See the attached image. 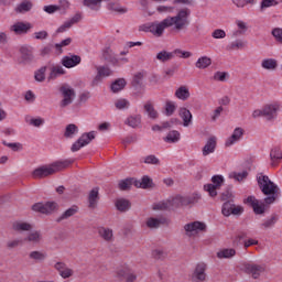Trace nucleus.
Returning <instances> with one entry per match:
<instances>
[{
	"label": "nucleus",
	"instance_id": "864d4df0",
	"mask_svg": "<svg viewBox=\"0 0 282 282\" xmlns=\"http://www.w3.org/2000/svg\"><path fill=\"white\" fill-rule=\"evenodd\" d=\"M246 177H248V171H243V172H231L229 174V178L230 180H236V182H243V180H246Z\"/></svg>",
	"mask_w": 282,
	"mask_h": 282
},
{
	"label": "nucleus",
	"instance_id": "20e7f679",
	"mask_svg": "<svg viewBox=\"0 0 282 282\" xmlns=\"http://www.w3.org/2000/svg\"><path fill=\"white\" fill-rule=\"evenodd\" d=\"M199 199H202V196L194 194L192 196L177 195L167 200L170 202V206L173 208H180V206H191V204H197Z\"/></svg>",
	"mask_w": 282,
	"mask_h": 282
},
{
	"label": "nucleus",
	"instance_id": "f257e3e1",
	"mask_svg": "<svg viewBox=\"0 0 282 282\" xmlns=\"http://www.w3.org/2000/svg\"><path fill=\"white\" fill-rule=\"evenodd\" d=\"M191 9H182L176 15L167 17L161 22L148 23L140 26L141 32H151L153 36H162L166 28H172L174 32H182L191 25Z\"/></svg>",
	"mask_w": 282,
	"mask_h": 282
},
{
	"label": "nucleus",
	"instance_id": "dca6fc26",
	"mask_svg": "<svg viewBox=\"0 0 282 282\" xmlns=\"http://www.w3.org/2000/svg\"><path fill=\"white\" fill-rule=\"evenodd\" d=\"M78 210H80V208L77 205L70 206L68 209H66L62 215H59L56 218L57 224H61V221H65L69 219V217H74V215H78Z\"/></svg>",
	"mask_w": 282,
	"mask_h": 282
},
{
	"label": "nucleus",
	"instance_id": "13d9d810",
	"mask_svg": "<svg viewBox=\"0 0 282 282\" xmlns=\"http://www.w3.org/2000/svg\"><path fill=\"white\" fill-rule=\"evenodd\" d=\"M45 72H47V67L45 66L35 72L34 78L37 83H43V80H45Z\"/></svg>",
	"mask_w": 282,
	"mask_h": 282
},
{
	"label": "nucleus",
	"instance_id": "e433bc0d",
	"mask_svg": "<svg viewBox=\"0 0 282 282\" xmlns=\"http://www.w3.org/2000/svg\"><path fill=\"white\" fill-rule=\"evenodd\" d=\"M34 8V4L30 0H23L15 9V12L20 14H25V12H30Z\"/></svg>",
	"mask_w": 282,
	"mask_h": 282
},
{
	"label": "nucleus",
	"instance_id": "c9c22d12",
	"mask_svg": "<svg viewBox=\"0 0 282 282\" xmlns=\"http://www.w3.org/2000/svg\"><path fill=\"white\" fill-rule=\"evenodd\" d=\"M124 87H127V80H124V78H119L111 84L110 89L112 94H118L119 91H122Z\"/></svg>",
	"mask_w": 282,
	"mask_h": 282
},
{
	"label": "nucleus",
	"instance_id": "aec40b11",
	"mask_svg": "<svg viewBox=\"0 0 282 282\" xmlns=\"http://www.w3.org/2000/svg\"><path fill=\"white\" fill-rule=\"evenodd\" d=\"M20 54H21V61L24 64L32 63V61H34V52L30 46H22L20 48Z\"/></svg>",
	"mask_w": 282,
	"mask_h": 282
},
{
	"label": "nucleus",
	"instance_id": "c85d7f7f",
	"mask_svg": "<svg viewBox=\"0 0 282 282\" xmlns=\"http://www.w3.org/2000/svg\"><path fill=\"white\" fill-rule=\"evenodd\" d=\"M178 116L180 118H182L184 127H188L191 122H193V113H191V110H188L187 108H180Z\"/></svg>",
	"mask_w": 282,
	"mask_h": 282
},
{
	"label": "nucleus",
	"instance_id": "f03ea898",
	"mask_svg": "<svg viewBox=\"0 0 282 282\" xmlns=\"http://www.w3.org/2000/svg\"><path fill=\"white\" fill-rule=\"evenodd\" d=\"M257 182L261 193L268 195V197L264 198V204H274L276 197H279V185L272 182L268 175L263 174L257 176Z\"/></svg>",
	"mask_w": 282,
	"mask_h": 282
},
{
	"label": "nucleus",
	"instance_id": "b1692460",
	"mask_svg": "<svg viewBox=\"0 0 282 282\" xmlns=\"http://www.w3.org/2000/svg\"><path fill=\"white\" fill-rule=\"evenodd\" d=\"M131 86L135 91H141V89H144V74L137 73L132 78Z\"/></svg>",
	"mask_w": 282,
	"mask_h": 282
},
{
	"label": "nucleus",
	"instance_id": "bf43d9fd",
	"mask_svg": "<svg viewBox=\"0 0 282 282\" xmlns=\"http://www.w3.org/2000/svg\"><path fill=\"white\" fill-rule=\"evenodd\" d=\"M234 6L237 8H243L245 6H254L257 3V0H231Z\"/></svg>",
	"mask_w": 282,
	"mask_h": 282
},
{
	"label": "nucleus",
	"instance_id": "4468645a",
	"mask_svg": "<svg viewBox=\"0 0 282 282\" xmlns=\"http://www.w3.org/2000/svg\"><path fill=\"white\" fill-rule=\"evenodd\" d=\"M192 282H204L206 281V264H197L194 272L192 273Z\"/></svg>",
	"mask_w": 282,
	"mask_h": 282
},
{
	"label": "nucleus",
	"instance_id": "7ed1b4c3",
	"mask_svg": "<svg viewBox=\"0 0 282 282\" xmlns=\"http://www.w3.org/2000/svg\"><path fill=\"white\" fill-rule=\"evenodd\" d=\"M73 163L74 161L72 160H64L56 161L51 165H42L32 172V177H34V180H43V177H50V175H54V173H58V171H64V169H67Z\"/></svg>",
	"mask_w": 282,
	"mask_h": 282
},
{
	"label": "nucleus",
	"instance_id": "f8f14e48",
	"mask_svg": "<svg viewBox=\"0 0 282 282\" xmlns=\"http://www.w3.org/2000/svg\"><path fill=\"white\" fill-rule=\"evenodd\" d=\"M246 204H248L249 206H251V208H253V213L256 215H264L265 214V204L260 203L259 199H257V197L249 196L246 199Z\"/></svg>",
	"mask_w": 282,
	"mask_h": 282
},
{
	"label": "nucleus",
	"instance_id": "49530a36",
	"mask_svg": "<svg viewBox=\"0 0 282 282\" xmlns=\"http://www.w3.org/2000/svg\"><path fill=\"white\" fill-rule=\"evenodd\" d=\"M234 207H235V200H226L223 204V208H221V213L224 217H230Z\"/></svg>",
	"mask_w": 282,
	"mask_h": 282
},
{
	"label": "nucleus",
	"instance_id": "cd10ccee",
	"mask_svg": "<svg viewBox=\"0 0 282 282\" xmlns=\"http://www.w3.org/2000/svg\"><path fill=\"white\" fill-rule=\"evenodd\" d=\"M24 241H28L29 243H33L34 246H39V243L43 241V235L39 230L31 231L24 238Z\"/></svg>",
	"mask_w": 282,
	"mask_h": 282
},
{
	"label": "nucleus",
	"instance_id": "4be33fe9",
	"mask_svg": "<svg viewBox=\"0 0 282 282\" xmlns=\"http://www.w3.org/2000/svg\"><path fill=\"white\" fill-rule=\"evenodd\" d=\"M55 270L59 272L62 279H69L74 274V271L67 268L64 262H56Z\"/></svg>",
	"mask_w": 282,
	"mask_h": 282
},
{
	"label": "nucleus",
	"instance_id": "ddd939ff",
	"mask_svg": "<svg viewBox=\"0 0 282 282\" xmlns=\"http://www.w3.org/2000/svg\"><path fill=\"white\" fill-rule=\"evenodd\" d=\"M10 32H13L17 36L28 34L32 30V24L25 22H15L9 28Z\"/></svg>",
	"mask_w": 282,
	"mask_h": 282
},
{
	"label": "nucleus",
	"instance_id": "a19ab883",
	"mask_svg": "<svg viewBox=\"0 0 282 282\" xmlns=\"http://www.w3.org/2000/svg\"><path fill=\"white\" fill-rule=\"evenodd\" d=\"M143 109L145 113H148L149 118H151V120H158V117H159L158 110H155V107H153V104L151 101H148L143 106Z\"/></svg>",
	"mask_w": 282,
	"mask_h": 282
},
{
	"label": "nucleus",
	"instance_id": "774afa93",
	"mask_svg": "<svg viewBox=\"0 0 282 282\" xmlns=\"http://www.w3.org/2000/svg\"><path fill=\"white\" fill-rule=\"evenodd\" d=\"M175 104H173L172 101H167L165 104V113L166 116H171L172 113H175Z\"/></svg>",
	"mask_w": 282,
	"mask_h": 282
},
{
	"label": "nucleus",
	"instance_id": "8fccbe9b",
	"mask_svg": "<svg viewBox=\"0 0 282 282\" xmlns=\"http://www.w3.org/2000/svg\"><path fill=\"white\" fill-rule=\"evenodd\" d=\"M235 254H237L235 249H223L217 252L218 259H231V257H235Z\"/></svg>",
	"mask_w": 282,
	"mask_h": 282
},
{
	"label": "nucleus",
	"instance_id": "4c0bfd02",
	"mask_svg": "<svg viewBox=\"0 0 282 282\" xmlns=\"http://www.w3.org/2000/svg\"><path fill=\"white\" fill-rule=\"evenodd\" d=\"M116 208L120 213H127V210L131 208V202H129V199L126 198H119L116 202Z\"/></svg>",
	"mask_w": 282,
	"mask_h": 282
},
{
	"label": "nucleus",
	"instance_id": "6e6552de",
	"mask_svg": "<svg viewBox=\"0 0 282 282\" xmlns=\"http://www.w3.org/2000/svg\"><path fill=\"white\" fill-rule=\"evenodd\" d=\"M184 230L187 237H195L198 232H206V224L197 220L188 223L184 226Z\"/></svg>",
	"mask_w": 282,
	"mask_h": 282
},
{
	"label": "nucleus",
	"instance_id": "58836bf2",
	"mask_svg": "<svg viewBox=\"0 0 282 282\" xmlns=\"http://www.w3.org/2000/svg\"><path fill=\"white\" fill-rule=\"evenodd\" d=\"M107 8L110 12H116L117 14H127L128 12L127 8L120 6L118 2L110 1Z\"/></svg>",
	"mask_w": 282,
	"mask_h": 282
},
{
	"label": "nucleus",
	"instance_id": "f704fd0d",
	"mask_svg": "<svg viewBox=\"0 0 282 282\" xmlns=\"http://www.w3.org/2000/svg\"><path fill=\"white\" fill-rule=\"evenodd\" d=\"M13 230H15V232H30L32 225L24 221H15L13 223Z\"/></svg>",
	"mask_w": 282,
	"mask_h": 282
},
{
	"label": "nucleus",
	"instance_id": "09e8293b",
	"mask_svg": "<svg viewBox=\"0 0 282 282\" xmlns=\"http://www.w3.org/2000/svg\"><path fill=\"white\" fill-rule=\"evenodd\" d=\"M99 236L104 238L105 241H112L113 239V230L109 228L101 227L99 229Z\"/></svg>",
	"mask_w": 282,
	"mask_h": 282
},
{
	"label": "nucleus",
	"instance_id": "c756f323",
	"mask_svg": "<svg viewBox=\"0 0 282 282\" xmlns=\"http://www.w3.org/2000/svg\"><path fill=\"white\" fill-rule=\"evenodd\" d=\"M133 185L137 188H153V180L149 176H143L140 181H133Z\"/></svg>",
	"mask_w": 282,
	"mask_h": 282
},
{
	"label": "nucleus",
	"instance_id": "7c9ffc66",
	"mask_svg": "<svg viewBox=\"0 0 282 282\" xmlns=\"http://www.w3.org/2000/svg\"><path fill=\"white\" fill-rule=\"evenodd\" d=\"M102 58L108 63H111L112 65H116V63H118V57H116V53H113V50H111V47H106L102 50Z\"/></svg>",
	"mask_w": 282,
	"mask_h": 282
},
{
	"label": "nucleus",
	"instance_id": "f3484780",
	"mask_svg": "<svg viewBox=\"0 0 282 282\" xmlns=\"http://www.w3.org/2000/svg\"><path fill=\"white\" fill-rule=\"evenodd\" d=\"M243 138V128H236L232 134L226 140L225 147H232L236 142H239Z\"/></svg>",
	"mask_w": 282,
	"mask_h": 282
},
{
	"label": "nucleus",
	"instance_id": "c03bdc74",
	"mask_svg": "<svg viewBox=\"0 0 282 282\" xmlns=\"http://www.w3.org/2000/svg\"><path fill=\"white\" fill-rule=\"evenodd\" d=\"M261 67H263V69L274 72V69H276V67H279V64L276 63V59H274V58H267V59L262 61Z\"/></svg>",
	"mask_w": 282,
	"mask_h": 282
},
{
	"label": "nucleus",
	"instance_id": "3c124183",
	"mask_svg": "<svg viewBox=\"0 0 282 282\" xmlns=\"http://www.w3.org/2000/svg\"><path fill=\"white\" fill-rule=\"evenodd\" d=\"M165 142L173 144L175 142H180V132L177 130L170 131L167 135L164 138Z\"/></svg>",
	"mask_w": 282,
	"mask_h": 282
},
{
	"label": "nucleus",
	"instance_id": "9b49d317",
	"mask_svg": "<svg viewBox=\"0 0 282 282\" xmlns=\"http://www.w3.org/2000/svg\"><path fill=\"white\" fill-rule=\"evenodd\" d=\"M212 183L213 184H207L204 186L205 191L209 193L210 197H217V188L224 184V176L221 175H214L212 177Z\"/></svg>",
	"mask_w": 282,
	"mask_h": 282
},
{
	"label": "nucleus",
	"instance_id": "a18cd8bd",
	"mask_svg": "<svg viewBox=\"0 0 282 282\" xmlns=\"http://www.w3.org/2000/svg\"><path fill=\"white\" fill-rule=\"evenodd\" d=\"M102 0H84V6L94 12H98L101 8Z\"/></svg>",
	"mask_w": 282,
	"mask_h": 282
},
{
	"label": "nucleus",
	"instance_id": "338daca9",
	"mask_svg": "<svg viewBox=\"0 0 282 282\" xmlns=\"http://www.w3.org/2000/svg\"><path fill=\"white\" fill-rule=\"evenodd\" d=\"M226 78H228V73L226 72H216L214 74V80H218L219 83H226Z\"/></svg>",
	"mask_w": 282,
	"mask_h": 282
},
{
	"label": "nucleus",
	"instance_id": "2f4dec72",
	"mask_svg": "<svg viewBox=\"0 0 282 282\" xmlns=\"http://www.w3.org/2000/svg\"><path fill=\"white\" fill-rule=\"evenodd\" d=\"M162 224H166V219H165V218H154V217H150V218H148L147 221H145V226H147L148 228H150L151 230L160 228V226H161Z\"/></svg>",
	"mask_w": 282,
	"mask_h": 282
},
{
	"label": "nucleus",
	"instance_id": "603ef678",
	"mask_svg": "<svg viewBox=\"0 0 282 282\" xmlns=\"http://www.w3.org/2000/svg\"><path fill=\"white\" fill-rule=\"evenodd\" d=\"M29 258L33 261H45L47 259V253L42 251H31Z\"/></svg>",
	"mask_w": 282,
	"mask_h": 282
},
{
	"label": "nucleus",
	"instance_id": "6ab92c4d",
	"mask_svg": "<svg viewBox=\"0 0 282 282\" xmlns=\"http://www.w3.org/2000/svg\"><path fill=\"white\" fill-rule=\"evenodd\" d=\"M117 278L118 279H124L127 282H133L135 279H138V275L131 271L129 268L120 269L117 271Z\"/></svg>",
	"mask_w": 282,
	"mask_h": 282
},
{
	"label": "nucleus",
	"instance_id": "6e6d98bb",
	"mask_svg": "<svg viewBox=\"0 0 282 282\" xmlns=\"http://www.w3.org/2000/svg\"><path fill=\"white\" fill-rule=\"evenodd\" d=\"M133 186V180L132 178H126L119 182V188L120 191H129Z\"/></svg>",
	"mask_w": 282,
	"mask_h": 282
},
{
	"label": "nucleus",
	"instance_id": "de8ad7c7",
	"mask_svg": "<svg viewBox=\"0 0 282 282\" xmlns=\"http://www.w3.org/2000/svg\"><path fill=\"white\" fill-rule=\"evenodd\" d=\"M75 133H78V126L69 123L65 128L64 138L72 139L74 138Z\"/></svg>",
	"mask_w": 282,
	"mask_h": 282
},
{
	"label": "nucleus",
	"instance_id": "5fc2aeb1",
	"mask_svg": "<svg viewBox=\"0 0 282 282\" xmlns=\"http://www.w3.org/2000/svg\"><path fill=\"white\" fill-rule=\"evenodd\" d=\"M278 4H279V1L276 0H262L260 3V11L263 12V10L268 8H272Z\"/></svg>",
	"mask_w": 282,
	"mask_h": 282
},
{
	"label": "nucleus",
	"instance_id": "79ce46f5",
	"mask_svg": "<svg viewBox=\"0 0 282 282\" xmlns=\"http://www.w3.org/2000/svg\"><path fill=\"white\" fill-rule=\"evenodd\" d=\"M173 52H167L163 50L156 54V59H159L160 63H169V61H173Z\"/></svg>",
	"mask_w": 282,
	"mask_h": 282
},
{
	"label": "nucleus",
	"instance_id": "9d476101",
	"mask_svg": "<svg viewBox=\"0 0 282 282\" xmlns=\"http://www.w3.org/2000/svg\"><path fill=\"white\" fill-rule=\"evenodd\" d=\"M242 270L246 274H251L252 279H259L261 274L265 272V268L263 265L254 263H245Z\"/></svg>",
	"mask_w": 282,
	"mask_h": 282
},
{
	"label": "nucleus",
	"instance_id": "a878e982",
	"mask_svg": "<svg viewBox=\"0 0 282 282\" xmlns=\"http://www.w3.org/2000/svg\"><path fill=\"white\" fill-rule=\"evenodd\" d=\"M276 221H279V215L272 214L260 224V228L261 230H270V228H274V226H276Z\"/></svg>",
	"mask_w": 282,
	"mask_h": 282
},
{
	"label": "nucleus",
	"instance_id": "412c9836",
	"mask_svg": "<svg viewBox=\"0 0 282 282\" xmlns=\"http://www.w3.org/2000/svg\"><path fill=\"white\" fill-rule=\"evenodd\" d=\"M80 56L78 55H70V56H65L62 59V65L64 67H67V69L72 68V67H76V65H80Z\"/></svg>",
	"mask_w": 282,
	"mask_h": 282
},
{
	"label": "nucleus",
	"instance_id": "5701e85b",
	"mask_svg": "<svg viewBox=\"0 0 282 282\" xmlns=\"http://www.w3.org/2000/svg\"><path fill=\"white\" fill-rule=\"evenodd\" d=\"M263 117L267 120H274L276 118V111H279V106L276 105H267L262 108Z\"/></svg>",
	"mask_w": 282,
	"mask_h": 282
},
{
	"label": "nucleus",
	"instance_id": "473e14b6",
	"mask_svg": "<svg viewBox=\"0 0 282 282\" xmlns=\"http://www.w3.org/2000/svg\"><path fill=\"white\" fill-rule=\"evenodd\" d=\"M126 124H128V127H131L132 129H138V127L142 124V116L134 115V116L128 117L126 120Z\"/></svg>",
	"mask_w": 282,
	"mask_h": 282
},
{
	"label": "nucleus",
	"instance_id": "0eeeda50",
	"mask_svg": "<svg viewBox=\"0 0 282 282\" xmlns=\"http://www.w3.org/2000/svg\"><path fill=\"white\" fill-rule=\"evenodd\" d=\"M59 93L63 96L59 107L65 108L74 102V98H76V90H74V88H72L69 85L65 84L61 86Z\"/></svg>",
	"mask_w": 282,
	"mask_h": 282
},
{
	"label": "nucleus",
	"instance_id": "2eb2a0df",
	"mask_svg": "<svg viewBox=\"0 0 282 282\" xmlns=\"http://www.w3.org/2000/svg\"><path fill=\"white\" fill-rule=\"evenodd\" d=\"M82 19L80 13H76L70 20H67L64 22L57 30L56 34H63V32H67L72 25H75V23H78Z\"/></svg>",
	"mask_w": 282,
	"mask_h": 282
},
{
	"label": "nucleus",
	"instance_id": "e2e57ef3",
	"mask_svg": "<svg viewBox=\"0 0 282 282\" xmlns=\"http://www.w3.org/2000/svg\"><path fill=\"white\" fill-rule=\"evenodd\" d=\"M130 106H131V104L127 99H118L115 102L116 109H119V110L129 109Z\"/></svg>",
	"mask_w": 282,
	"mask_h": 282
},
{
	"label": "nucleus",
	"instance_id": "052dcab7",
	"mask_svg": "<svg viewBox=\"0 0 282 282\" xmlns=\"http://www.w3.org/2000/svg\"><path fill=\"white\" fill-rule=\"evenodd\" d=\"M174 56H178V58H191L193 56V53L188 51H182L181 48H176L172 52Z\"/></svg>",
	"mask_w": 282,
	"mask_h": 282
},
{
	"label": "nucleus",
	"instance_id": "4d7b16f0",
	"mask_svg": "<svg viewBox=\"0 0 282 282\" xmlns=\"http://www.w3.org/2000/svg\"><path fill=\"white\" fill-rule=\"evenodd\" d=\"M171 208V203L169 200H163L153 205V210H169Z\"/></svg>",
	"mask_w": 282,
	"mask_h": 282
},
{
	"label": "nucleus",
	"instance_id": "39448f33",
	"mask_svg": "<svg viewBox=\"0 0 282 282\" xmlns=\"http://www.w3.org/2000/svg\"><path fill=\"white\" fill-rule=\"evenodd\" d=\"M58 203L56 202H46V203H35L32 206L34 213H41L42 215H52L58 210Z\"/></svg>",
	"mask_w": 282,
	"mask_h": 282
},
{
	"label": "nucleus",
	"instance_id": "ea45409f",
	"mask_svg": "<svg viewBox=\"0 0 282 282\" xmlns=\"http://www.w3.org/2000/svg\"><path fill=\"white\" fill-rule=\"evenodd\" d=\"M175 96L178 100H188L191 98V91L188 90V87L181 86L176 89Z\"/></svg>",
	"mask_w": 282,
	"mask_h": 282
},
{
	"label": "nucleus",
	"instance_id": "0e129e2a",
	"mask_svg": "<svg viewBox=\"0 0 282 282\" xmlns=\"http://www.w3.org/2000/svg\"><path fill=\"white\" fill-rule=\"evenodd\" d=\"M220 199L221 202H235V195L232 194V191L228 188L221 193Z\"/></svg>",
	"mask_w": 282,
	"mask_h": 282
},
{
	"label": "nucleus",
	"instance_id": "69168bd1",
	"mask_svg": "<svg viewBox=\"0 0 282 282\" xmlns=\"http://www.w3.org/2000/svg\"><path fill=\"white\" fill-rule=\"evenodd\" d=\"M243 47H246V42L237 40L236 42H232L229 46H227V50H243Z\"/></svg>",
	"mask_w": 282,
	"mask_h": 282
},
{
	"label": "nucleus",
	"instance_id": "393cba45",
	"mask_svg": "<svg viewBox=\"0 0 282 282\" xmlns=\"http://www.w3.org/2000/svg\"><path fill=\"white\" fill-rule=\"evenodd\" d=\"M215 149H217V138L212 137L203 148L204 158H206V155H210V153H215Z\"/></svg>",
	"mask_w": 282,
	"mask_h": 282
},
{
	"label": "nucleus",
	"instance_id": "1a4fd4ad",
	"mask_svg": "<svg viewBox=\"0 0 282 282\" xmlns=\"http://www.w3.org/2000/svg\"><path fill=\"white\" fill-rule=\"evenodd\" d=\"M97 75L91 80V87H98L99 83H102V78H108V76H111L113 72H111V68L109 66H97L96 67Z\"/></svg>",
	"mask_w": 282,
	"mask_h": 282
},
{
	"label": "nucleus",
	"instance_id": "bb28decb",
	"mask_svg": "<svg viewBox=\"0 0 282 282\" xmlns=\"http://www.w3.org/2000/svg\"><path fill=\"white\" fill-rule=\"evenodd\" d=\"M100 199L98 187L93 188L88 194V208H97Z\"/></svg>",
	"mask_w": 282,
	"mask_h": 282
},
{
	"label": "nucleus",
	"instance_id": "a211bd4d",
	"mask_svg": "<svg viewBox=\"0 0 282 282\" xmlns=\"http://www.w3.org/2000/svg\"><path fill=\"white\" fill-rule=\"evenodd\" d=\"M270 160L271 163L270 165L274 169L276 166H279V164H281V160H282V151L281 148H273L270 151Z\"/></svg>",
	"mask_w": 282,
	"mask_h": 282
},
{
	"label": "nucleus",
	"instance_id": "423d86ee",
	"mask_svg": "<svg viewBox=\"0 0 282 282\" xmlns=\"http://www.w3.org/2000/svg\"><path fill=\"white\" fill-rule=\"evenodd\" d=\"M91 140H96V132L95 131L83 133L77 139V141L73 143V145L70 148V151L73 153H76V151H80V149H83V147H87V144H90Z\"/></svg>",
	"mask_w": 282,
	"mask_h": 282
},
{
	"label": "nucleus",
	"instance_id": "72a5a7b5",
	"mask_svg": "<svg viewBox=\"0 0 282 282\" xmlns=\"http://www.w3.org/2000/svg\"><path fill=\"white\" fill-rule=\"evenodd\" d=\"M210 65H213V59L208 56H202L195 63V67L197 69H206V68L210 67Z\"/></svg>",
	"mask_w": 282,
	"mask_h": 282
},
{
	"label": "nucleus",
	"instance_id": "37998d69",
	"mask_svg": "<svg viewBox=\"0 0 282 282\" xmlns=\"http://www.w3.org/2000/svg\"><path fill=\"white\" fill-rule=\"evenodd\" d=\"M65 74V68L63 66H53L51 68V73L48 75V80H56L58 76H63Z\"/></svg>",
	"mask_w": 282,
	"mask_h": 282
},
{
	"label": "nucleus",
	"instance_id": "680f3d73",
	"mask_svg": "<svg viewBox=\"0 0 282 282\" xmlns=\"http://www.w3.org/2000/svg\"><path fill=\"white\" fill-rule=\"evenodd\" d=\"M271 34H272L274 41H276V43H280V45H282V29L274 28V29H272Z\"/></svg>",
	"mask_w": 282,
	"mask_h": 282
}]
</instances>
